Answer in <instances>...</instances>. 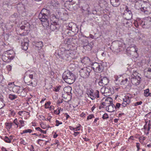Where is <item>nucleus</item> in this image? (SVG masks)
I'll use <instances>...</instances> for the list:
<instances>
[{
    "label": "nucleus",
    "mask_w": 151,
    "mask_h": 151,
    "mask_svg": "<svg viewBox=\"0 0 151 151\" xmlns=\"http://www.w3.org/2000/svg\"><path fill=\"white\" fill-rule=\"evenodd\" d=\"M141 78L140 76H137L136 77H131L130 78L131 83L133 85H138L140 83Z\"/></svg>",
    "instance_id": "9d476101"
},
{
    "label": "nucleus",
    "mask_w": 151,
    "mask_h": 151,
    "mask_svg": "<svg viewBox=\"0 0 151 151\" xmlns=\"http://www.w3.org/2000/svg\"><path fill=\"white\" fill-rule=\"evenodd\" d=\"M115 79L114 82L116 85L119 86V85H124L126 84L127 82L130 80L129 77L125 78L122 76H115Z\"/></svg>",
    "instance_id": "7ed1b4c3"
},
{
    "label": "nucleus",
    "mask_w": 151,
    "mask_h": 151,
    "mask_svg": "<svg viewBox=\"0 0 151 151\" xmlns=\"http://www.w3.org/2000/svg\"><path fill=\"white\" fill-rule=\"evenodd\" d=\"M134 26L137 28H138L139 24V22H138L137 21H134L133 23Z\"/></svg>",
    "instance_id": "c03bdc74"
},
{
    "label": "nucleus",
    "mask_w": 151,
    "mask_h": 151,
    "mask_svg": "<svg viewBox=\"0 0 151 151\" xmlns=\"http://www.w3.org/2000/svg\"><path fill=\"white\" fill-rule=\"evenodd\" d=\"M51 104L50 101H48L45 104V108L48 109L49 108V106Z\"/></svg>",
    "instance_id": "a19ab883"
},
{
    "label": "nucleus",
    "mask_w": 151,
    "mask_h": 151,
    "mask_svg": "<svg viewBox=\"0 0 151 151\" xmlns=\"http://www.w3.org/2000/svg\"><path fill=\"white\" fill-rule=\"evenodd\" d=\"M111 4L114 7H117L120 4L119 0H110Z\"/></svg>",
    "instance_id": "5701e85b"
},
{
    "label": "nucleus",
    "mask_w": 151,
    "mask_h": 151,
    "mask_svg": "<svg viewBox=\"0 0 151 151\" xmlns=\"http://www.w3.org/2000/svg\"><path fill=\"white\" fill-rule=\"evenodd\" d=\"M19 88H18V91L17 92L19 96H25L27 94V92L25 89H24L22 88H20L19 87H18Z\"/></svg>",
    "instance_id": "ddd939ff"
},
{
    "label": "nucleus",
    "mask_w": 151,
    "mask_h": 151,
    "mask_svg": "<svg viewBox=\"0 0 151 151\" xmlns=\"http://www.w3.org/2000/svg\"><path fill=\"white\" fill-rule=\"evenodd\" d=\"M62 78L66 83L69 84L73 83L76 79L75 75L68 70L64 72Z\"/></svg>",
    "instance_id": "f257e3e1"
},
{
    "label": "nucleus",
    "mask_w": 151,
    "mask_h": 151,
    "mask_svg": "<svg viewBox=\"0 0 151 151\" xmlns=\"http://www.w3.org/2000/svg\"><path fill=\"white\" fill-rule=\"evenodd\" d=\"M120 104L119 103H117L116 105V106H114L115 109L119 108L120 106Z\"/></svg>",
    "instance_id": "09e8293b"
},
{
    "label": "nucleus",
    "mask_w": 151,
    "mask_h": 151,
    "mask_svg": "<svg viewBox=\"0 0 151 151\" xmlns=\"http://www.w3.org/2000/svg\"><path fill=\"white\" fill-rule=\"evenodd\" d=\"M131 98L128 97H126L125 99H123V101L127 104H129L130 102Z\"/></svg>",
    "instance_id": "473e14b6"
},
{
    "label": "nucleus",
    "mask_w": 151,
    "mask_h": 151,
    "mask_svg": "<svg viewBox=\"0 0 151 151\" xmlns=\"http://www.w3.org/2000/svg\"><path fill=\"white\" fill-rule=\"evenodd\" d=\"M49 26L50 29L52 31L55 30L58 27V25L57 24V22L52 23L51 22V24Z\"/></svg>",
    "instance_id": "f3484780"
},
{
    "label": "nucleus",
    "mask_w": 151,
    "mask_h": 151,
    "mask_svg": "<svg viewBox=\"0 0 151 151\" xmlns=\"http://www.w3.org/2000/svg\"><path fill=\"white\" fill-rule=\"evenodd\" d=\"M7 68H8V70L9 71H10L11 70L12 67L11 65H8L7 66Z\"/></svg>",
    "instance_id": "0e129e2a"
},
{
    "label": "nucleus",
    "mask_w": 151,
    "mask_h": 151,
    "mask_svg": "<svg viewBox=\"0 0 151 151\" xmlns=\"http://www.w3.org/2000/svg\"><path fill=\"white\" fill-rule=\"evenodd\" d=\"M35 46L37 47L39 49H41L43 46L42 42L41 41L36 42Z\"/></svg>",
    "instance_id": "c85d7f7f"
},
{
    "label": "nucleus",
    "mask_w": 151,
    "mask_h": 151,
    "mask_svg": "<svg viewBox=\"0 0 151 151\" xmlns=\"http://www.w3.org/2000/svg\"><path fill=\"white\" fill-rule=\"evenodd\" d=\"M21 29H25L26 28V26L22 25L20 27Z\"/></svg>",
    "instance_id": "338daca9"
},
{
    "label": "nucleus",
    "mask_w": 151,
    "mask_h": 151,
    "mask_svg": "<svg viewBox=\"0 0 151 151\" xmlns=\"http://www.w3.org/2000/svg\"><path fill=\"white\" fill-rule=\"evenodd\" d=\"M92 68L96 72L99 73L102 71L104 69V67L101 63L95 62L93 64Z\"/></svg>",
    "instance_id": "423d86ee"
},
{
    "label": "nucleus",
    "mask_w": 151,
    "mask_h": 151,
    "mask_svg": "<svg viewBox=\"0 0 151 151\" xmlns=\"http://www.w3.org/2000/svg\"><path fill=\"white\" fill-rule=\"evenodd\" d=\"M2 139L7 143L11 142V140H10V139L6 136H5L4 138Z\"/></svg>",
    "instance_id": "c9c22d12"
},
{
    "label": "nucleus",
    "mask_w": 151,
    "mask_h": 151,
    "mask_svg": "<svg viewBox=\"0 0 151 151\" xmlns=\"http://www.w3.org/2000/svg\"><path fill=\"white\" fill-rule=\"evenodd\" d=\"M9 98L11 100H13L17 98V96L15 95L10 94L9 96Z\"/></svg>",
    "instance_id": "f704fd0d"
},
{
    "label": "nucleus",
    "mask_w": 151,
    "mask_h": 151,
    "mask_svg": "<svg viewBox=\"0 0 151 151\" xmlns=\"http://www.w3.org/2000/svg\"><path fill=\"white\" fill-rule=\"evenodd\" d=\"M24 26H26V30H27V29H29L30 27V24L28 23H27L26 24H25Z\"/></svg>",
    "instance_id": "3c124183"
},
{
    "label": "nucleus",
    "mask_w": 151,
    "mask_h": 151,
    "mask_svg": "<svg viewBox=\"0 0 151 151\" xmlns=\"http://www.w3.org/2000/svg\"><path fill=\"white\" fill-rule=\"evenodd\" d=\"M17 17V14L16 13H14L13 15H12L11 16V18H13V19L12 20H15L16 18Z\"/></svg>",
    "instance_id": "79ce46f5"
},
{
    "label": "nucleus",
    "mask_w": 151,
    "mask_h": 151,
    "mask_svg": "<svg viewBox=\"0 0 151 151\" xmlns=\"http://www.w3.org/2000/svg\"><path fill=\"white\" fill-rule=\"evenodd\" d=\"M20 140L21 141V144L25 145V144H24L25 143V141L22 138H21L20 139Z\"/></svg>",
    "instance_id": "680f3d73"
},
{
    "label": "nucleus",
    "mask_w": 151,
    "mask_h": 151,
    "mask_svg": "<svg viewBox=\"0 0 151 151\" xmlns=\"http://www.w3.org/2000/svg\"><path fill=\"white\" fill-rule=\"evenodd\" d=\"M81 62L84 63L85 65H89L91 62L89 58L87 57H84L81 59Z\"/></svg>",
    "instance_id": "2eb2a0df"
},
{
    "label": "nucleus",
    "mask_w": 151,
    "mask_h": 151,
    "mask_svg": "<svg viewBox=\"0 0 151 151\" xmlns=\"http://www.w3.org/2000/svg\"><path fill=\"white\" fill-rule=\"evenodd\" d=\"M13 123H14L15 124L17 125V127H18V125L19 124V123L17 122V119H15L14 120Z\"/></svg>",
    "instance_id": "6e6d98bb"
},
{
    "label": "nucleus",
    "mask_w": 151,
    "mask_h": 151,
    "mask_svg": "<svg viewBox=\"0 0 151 151\" xmlns=\"http://www.w3.org/2000/svg\"><path fill=\"white\" fill-rule=\"evenodd\" d=\"M93 90L92 89H89L88 91V93H93Z\"/></svg>",
    "instance_id": "864d4df0"
},
{
    "label": "nucleus",
    "mask_w": 151,
    "mask_h": 151,
    "mask_svg": "<svg viewBox=\"0 0 151 151\" xmlns=\"http://www.w3.org/2000/svg\"><path fill=\"white\" fill-rule=\"evenodd\" d=\"M11 111V115L14 116L15 114V112L14 110H11L10 111Z\"/></svg>",
    "instance_id": "bf43d9fd"
},
{
    "label": "nucleus",
    "mask_w": 151,
    "mask_h": 151,
    "mask_svg": "<svg viewBox=\"0 0 151 151\" xmlns=\"http://www.w3.org/2000/svg\"><path fill=\"white\" fill-rule=\"evenodd\" d=\"M144 95L146 97L151 96V93L149 92V89L148 88L144 91Z\"/></svg>",
    "instance_id": "c756f323"
},
{
    "label": "nucleus",
    "mask_w": 151,
    "mask_h": 151,
    "mask_svg": "<svg viewBox=\"0 0 151 151\" xmlns=\"http://www.w3.org/2000/svg\"><path fill=\"white\" fill-rule=\"evenodd\" d=\"M35 73L34 72H33L32 73H31V72L29 71H27L25 73L24 76V81L25 83H27V85H32V82L29 80V78L31 79H33V75Z\"/></svg>",
    "instance_id": "20e7f679"
},
{
    "label": "nucleus",
    "mask_w": 151,
    "mask_h": 151,
    "mask_svg": "<svg viewBox=\"0 0 151 151\" xmlns=\"http://www.w3.org/2000/svg\"><path fill=\"white\" fill-rule=\"evenodd\" d=\"M140 74H139L137 71H133V73L132 74V75L131 76V77H136L137 76H140L139 75Z\"/></svg>",
    "instance_id": "72a5a7b5"
},
{
    "label": "nucleus",
    "mask_w": 151,
    "mask_h": 151,
    "mask_svg": "<svg viewBox=\"0 0 151 151\" xmlns=\"http://www.w3.org/2000/svg\"><path fill=\"white\" fill-rule=\"evenodd\" d=\"M65 34H67V35H66V36H73L76 35L71 31H70V30H67L65 31Z\"/></svg>",
    "instance_id": "cd10ccee"
},
{
    "label": "nucleus",
    "mask_w": 151,
    "mask_h": 151,
    "mask_svg": "<svg viewBox=\"0 0 151 151\" xmlns=\"http://www.w3.org/2000/svg\"><path fill=\"white\" fill-rule=\"evenodd\" d=\"M112 103H113L112 99L110 97H108L106 99L105 102H103L102 104L104 106H106L107 104L110 105Z\"/></svg>",
    "instance_id": "412c9836"
},
{
    "label": "nucleus",
    "mask_w": 151,
    "mask_h": 151,
    "mask_svg": "<svg viewBox=\"0 0 151 151\" xmlns=\"http://www.w3.org/2000/svg\"><path fill=\"white\" fill-rule=\"evenodd\" d=\"M109 118V116L107 114L105 113L103 115L102 118L104 119H106Z\"/></svg>",
    "instance_id": "a18cd8bd"
},
{
    "label": "nucleus",
    "mask_w": 151,
    "mask_h": 151,
    "mask_svg": "<svg viewBox=\"0 0 151 151\" xmlns=\"http://www.w3.org/2000/svg\"><path fill=\"white\" fill-rule=\"evenodd\" d=\"M32 131V130L31 129H25L23 131V133H31Z\"/></svg>",
    "instance_id": "37998d69"
},
{
    "label": "nucleus",
    "mask_w": 151,
    "mask_h": 151,
    "mask_svg": "<svg viewBox=\"0 0 151 151\" xmlns=\"http://www.w3.org/2000/svg\"><path fill=\"white\" fill-rule=\"evenodd\" d=\"M28 41L27 40L26 41L25 40H24V42H22L21 43V48L22 49L24 50H26L28 49V47L29 45V43L27 41Z\"/></svg>",
    "instance_id": "dca6fc26"
},
{
    "label": "nucleus",
    "mask_w": 151,
    "mask_h": 151,
    "mask_svg": "<svg viewBox=\"0 0 151 151\" xmlns=\"http://www.w3.org/2000/svg\"><path fill=\"white\" fill-rule=\"evenodd\" d=\"M40 13L46 15L49 17L50 14V10L45 8L42 9Z\"/></svg>",
    "instance_id": "b1692460"
},
{
    "label": "nucleus",
    "mask_w": 151,
    "mask_h": 151,
    "mask_svg": "<svg viewBox=\"0 0 151 151\" xmlns=\"http://www.w3.org/2000/svg\"><path fill=\"white\" fill-rule=\"evenodd\" d=\"M1 150L3 151H8L6 149V148H5V147H1Z\"/></svg>",
    "instance_id": "774afa93"
},
{
    "label": "nucleus",
    "mask_w": 151,
    "mask_h": 151,
    "mask_svg": "<svg viewBox=\"0 0 151 151\" xmlns=\"http://www.w3.org/2000/svg\"><path fill=\"white\" fill-rule=\"evenodd\" d=\"M93 45V43L92 42H91L89 43H88L87 45H84L83 47L84 49H87L88 50H91L92 47Z\"/></svg>",
    "instance_id": "a878e982"
},
{
    "label": "nucleus",
    "mask_w": 151,
    "mask_h": 151,
    "mask_svg": "<svg viewBox=\"0 0 151 151\" xmlns=\"http://www.w3.org/2000/svg\"><path fill=\"white\" fill-rule=\"evenodd\" d=\"M149 40H147L145 42L144 44L145 45H149L150 43L149 42Z\"/></svg>",
    "instance_id": "4d7b16f0"
},
{
    "label": "nucleus",
    "mask_w": 151,
    "mask_h": 151,
    "mask_svg": "<svg viewBox=\"0 0 151 151\" xmlns=\"http://www.w3.org/2000/svg\"><path fill=\"white\" fill-rule=\"evenodd\" d=\"M6 55L8 56H11L14 55V54L12 50H9L7 52Z\"/></svg>",
    "instance_id": "e433bc0d"
},
{
    "label": "nucleus",
    "mask_w": 151,
    "mask_h": 151,
    "mask_svg": "<svg viewBox=\"0 0 151 151\" xmlns=\"http://www.w3.org/2000/svg\"><path fill=\"white\" fill-rule=\"evenodd\" d=\"M74 24H75L73 22L69 23L67 27V30L70 31L72 29L73 27Z\"/></svg>",
    "instance_id": "2f4dec72"
},
{
    "label": "nucleus",
    "mask_w": 151,
    "mask_h": 151,
    "mask_svg": "<svg viewBox=\"0 0 151 151\" xmlns=\"http://www.w3.org/2000/svg\"><path fill=\"white\" fill-rule=\"evenodd\" d=\"M69 127L70 129L71 130H74L77 131L78 130H79L80 129L79 127H78L76 128H74L71 126H70Z\"/></svg>",
    "instance_id": "4c0bfd02"
},
{
    "label": "nucleus",
    "mask_w": 151,
    "mask_h": 151,
    "mask_svg": "<svg viewBox=\"0 0 151 151\" xmlns=\"http://www.w3.org/2000/svg\"><path fill=\"white\" fill-rule=\"evenodd\" d=\"M142 103V101H140L139 102H136L134 104V106H137L141 104Z\"/></svg>",
    "instance_id": "603ef678"
},
{
    "label": "nucleus",
    "mask_w": 151,
    "mask_h": 151,
    "mask_svg": "<svg viewBox=\"0 0 151 151\" xmlns=\"http://www.w3.org/2000/svg\"><path fill=\"white\" fill-rule=\"evenodd\" d=\"M50 17L51 22H52V23L57 22L58 21V18L57 16H56L54 14L51 15H50Z\"/></svg>",
    "instance_id": "aec40b11"
},
{
    "label": "nucleus",
    "mask_w": 151,
    "mask_h": 151,
    "mask_svg": "<svg viewBox=\"0 0 151 151\" xmlns=\"http://www.w3.org/2000/svg\"><path fill=\"white\" fill-rule=\"evenodd\" d=\"M139 24L144 28H148L151 27V18L147 17L143 21H139Z\"/></svg>",
    "instance_id": "39448f33"
},
{
    "label": "nucleus",
    "mask_w": 151,
    "mask_h": 151,
    "mask_svg": "<svg viewBox=\"0 0 151 151\" xmlns=\"http://www.w3.org/2000/svg\"><path fill=\"white\" fill-rule=\"evenodd\" d=\"M91 71V70L89 69L84 67L81 69L79 71V72L81 77L84 78H86L89 76Z\"/></svg>",
    "instance_id": "0eeeda50"
},
{
    "label": "nucleus",
    "mask_w": 151,
    "mask_h": 151,
    "mask_svg": "<svg viewBox=\"0 0 151 151\" xmlns=\"http://www.w3.org/2000/svg\"><path fill=\"white\" fill-rule=\"evenodd\" d=\"M70 54L69 51L65 50L64 48H62L58 50L57 55L61 59L68 61L70 59Z\"/></svg>",
    "instance_id": "f03ea898"
},
{
    "label": "nucleus",
    "mask_w": 151,
    "mask_h": 151,
    "mask_svg": "<svg viewBox=\"0 0 151 151\" xmlns=\"http://www.w3.org/2000/svg\"><path fill=\"white\" fill-rule=\"evenodd\" d=\"M60 89V87H57V88H55L54 91L56 92H58L59 91Z\"/></svg>",
    "instance_id": "e2e57ef3"
},
{
    "label": "nucleus",
    "mask_w": 151,
    "mask_h": 151,
    "mask_svg": "<svg viewBox=\"0 0 151 151\" xmlns=\"http://www.w3.org/2000/svg\"><path fill=\"white\" fill-rule=\"evenodd\" d=\"M141 11L147 14L150 13L151 5L149 3H144L143 5V7L141 8Z\"/></svg>",
    "instance_id": "1a4fd4ad"
},
{
    "label": "nucleus",
    "mask_w": 151,
    "mask_h": 151,
    "mask_svg": "<svg viewBox=\"0 0 151 151\" xmlns=\"http://www.w3.org/2000/svg\"><path fill=\"white\" fill-rule=\"evenodd\" d=\"M56 123L55 125L57 126H58L59 124H62L61 122H60L59 121L56 120Z\"/></svg>",
    "instance_id": "5fc2aeb1"
},
{
    "label": "nucleus",
    "mask_w": 151,
    "mask_h": 151,
    "mask_svg": "<svg viewBox=\"0 0 151 151\" xmlns=\"http://www.w3.org/2000/svg\"><path fill=\"white\" fill-rule=\"evenodd\" d=\"M70 31H71L75 34H76L78 32V29L77 26L76 24L73 25L72 29Z\"/></svg>",
    "instance_id": "bb28decb"
},
{
    "label": "nucleus",
    "mask_w": 151,
    "mask_h": 151,
    "mask_svg": "<svg viewBox=\"0 0 151 151\" xmlns=\"http://www.w3.org/2000/svg\"><path fill=\"white\" fill-rule=\"evenodd\" d=\"M137 48L136 46L134 45L133 46L128 47L126 50V52L129 55H131L133 52H137Z\"/></svg>",
    "instance_id": "f8f14e48"
},
{
    "label": "nucleus",
    "mask_w": 151,
    "mask_h": 151,
    "mask_svg": "<svg viewBox=\"0 0 151 151\" xmlns=\"http://www.w3.org/2000/svg\"><path fill=\"white\" fill-rule=\"evenodd\" d=\"M43 14L40 13L39 14L38 17L42 22H44V24L47 27H49V24H50L47 21V19L49 17Z\"/></svg>",
    "instance_id": "6e6552de"
},
{
    "label": "nucleus",
    "mask_w": 151,
    "mask_h": 151,
    "mask_svg": "<svg viewBox=\"0 0 151 151\" xmlns=\"http://www.w3.org/2000/svg\"><path fill=\"white\" fill-rule=\"evenodd\" d=\"M61 110V108L58 109V110H55L54 111V114H59V113H60V110Z\"/></svg>",
    "instance_id": "49530a36"
},
{
    "label": "nucleus",
    "mask_w": 151,
    "mask_h": 151,
    "mask_svg": "<svg viewBox=\"0 0 151 151\" xmlns=\"http://www.w3.org/2000/svg\"><path fill=\"white\" fill-rule=\"evenodd\" d=\"M94 115L93 114H91L89 115L87 118V119L88 120L89 119H91L93 118H94Z\"/></svg>",
    "instance_id": "8fccbe9b"
},
{
    "label": "nucleus",
    "mask_w": 151,
    "mask_h": 151,
    "mask_svg": "<svg viewBox=\"0 0 151 151\" xmlns=\"http://www.w3.org/2000/svg\"><path fill=\"white\" fill-rule=\"evenodd\" d=\"M13 124V123H9L7 125V126L9 128H11L12 127Z\"/></svg>",
    "instance_id": "13d9d810"
},
{
    "label": "nucleus",
    "mask_w": 151,
    "mask_h": 151,
    "mask_svg": "<svg viewBox=\"0 0 151 151\" xmlns=\"http://www.w3.org/2000/svg\"><path fill=\"white\" fill-rule=\"evenodd\" d=\"M108 78L106 77H103L98 81V83L99 86H104L107 85L109 83Z\"/></svg>",
    "instance_id": "9b49d317"
},
{
    "label": "nucleus",
    "mask_w": 151,
    "mask_h": 151,
    "mask_svg": "<svg viewBox=\"0 0 151 151\" xmlns=\"http://www.w3.org/2000/svg\"><path fill=\"white\" fill-rule=\"evenodd\" d=\"M3 101V99L1 98H0V109L1 108L3 107V105L4 104Z\"/></svg>",
    "instance_id": "ea45409f"
},
{
    "label": "nucleus",
    "mask_w": 151,
    "mask_h": 151,
    "mask_svg": "<svg viewBox=\"0 0 151 151\" xmlns=\"http://www.w3.org/2000/svg\"><path fill=\"white\" fill-rule=\"evenodd\" d=\"M99 92L98 90H96L95 92H93V93L92 94V97H91L92 100L94 99L95 98H98L99 97Z\"/></svg>",
    "instance_id": "393cba45"
},
{
    "label": "nucleus",
    "mask_w": 151,
    "mask_h": 151,
    "mask_svg": "<svg viewBox=\"0 0 151 151\" xmlns=\"http://www.w3.org/2000/svg\"><path fill=\"white\" fill-rule=\"evenodd\" d=\"M104 93V94H106V96L110 95V94L111 93V90H110V88L109 89L108 88H105Z\"/></svg>",
    "instance_id": "7c9ffc66"
},
{
    "label": "nucleus",
    "mask_w": 151,
    "mask_h": 151,
    "mask_svg": "<svg viewBox=\"0 0 151 151\" xmlns=\"http://www.w3.org/2000/svg\"><path fill=\"white\" fill-rule=\"evenodd\" d=\"M129 12L130 13L131 12V11L130 10H129L128 9V7L127 6H126L125 7V10L124 11V12Z\"/></svg>",
    "instance_id": "de8ad7c7"
},
{
    "label": "nucleus",
    "mask_w": 151,
    "mask_h": 151,
    "mask_svg": "<svg viewBox=\"0 0 151 151\" xmlns=\"http://www.w3.org/2000/svg\"><path fill=\"white\" fill-rule=\"evenodd\" d=\"M71 40L70 39L68 38H66L65 41H64V42L65 43L68 44V45H69L71 43Z\"/></svg>",
    "instance_id": "58836bf2"
},
{
    "label": "nucleus",
    "mask_w": 151,
    "mask_h": 151,
    "mask_svg": "<svg viewBox=\"0 0 151 151\" xmlns=\"http://www.w3.org/2000/svg\"><path fill=\"white\" fill-rule=\"evenodd\" d=\"M22 126H24V121L22 120H20L19 121Z\"/></svg>",
    "instance_id": "052dcab7"
},
{
    "label": "nucleus",
    "mask_w": 151,
    "mask_h": 151,
    "mask_svg": "<svg viewBox=\"0 0 151 151\" xmlns=\"http://www.w3.org/2000/svg\"><path fill=\"white\" fill-rule=\"evenodd\" d=\"M123 15H124V17L127 20H130L132 18V12L130 13L129 12H124L123 13Z\"/></svg>",
    "instance_id": "6ab92c4d"
},
{
    "label": "nucleus",
    "mask_w": 151,
    "mask_h": 151,
    "mask_svg": "<svg viewBox=\"0 0 151 151\" xmlns=\"http://www.w3.org/2000/svg\"><path fill=\"white\" fill-rule=\"evenodd\" d=\"M115 106L113 103L110 105H108L106 107V110L109 112H112L114 111V107Z\"/></svg>",
    "instance_id": "a211bd4d"
},
{
    "label": "nucleus",
    "mask_w": 151,
    "mask_h": 151,
    "mask_svg": "<svg viewBox=\"0 0 151 151\" xmlns=\"http://www.w3.org/2000/svg\"><path fill=\"white\" fill-rule=\"evenodd\" d=\"M6 55H3L2 57L3 60L4 62H10L12 60H13L14 57V55L8 56L6 55Z\"/></svg>",
    "instance_id": "4468645a"
},
{
    "label": "nucleus",
    "mask_w": 151,
    "mask_h": 151,
    "mask_svg": "<svg viewBox=\"0 0 151 151\" xmlns=\"http://www.w3.org/2000/svg\"><path fill=\"white\" fill-rule=\"evenodd\" d=\"M80 133V132H74L73 135L75 137H76L77 135L78 134Z\"/></svg>",
    "instance_id": "69168bd1"
},
{
    "label": "nucleus",
    "mask_w": 151,
    "mask_h": 151,
    "mask_svg": "<svg viewBox=\"0 0 151 151\" xmlns=\"http://www.w3.org/2000/svg\"><path fill=\"white\" fill-rule=\"evenodd\" d=\"M142 1H139L137 2L135 4V8L137 10L140 9L143 7V4H141Z\"/></svg>",
    "instance_id": "4be33fe9"
}]
</instances>
